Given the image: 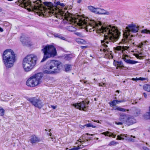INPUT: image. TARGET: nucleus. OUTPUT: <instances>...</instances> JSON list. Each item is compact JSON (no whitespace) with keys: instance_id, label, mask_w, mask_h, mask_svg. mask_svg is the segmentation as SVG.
<instances>
[{"instance_id":"nucleus-1","label":"nucleus","mask_w":150,"mask_h":150,"mask_svg":"<svg viewBox=\"0 0 150 150\" xmlns=\"http://www.w3.org/2000/svg\"><path fill=\"white\" fill-rule=\"evenodd\" d=\"M100 18L98 19L100 20ZM94 29L96 33L100 35L104 34V40L110 42H115L119 39L120 32L115 26L103 25L99 20H94Z\"/></svg>"},{"instance_id":"nucleus-2","label":"nucleus","mask_w":150,"mask_h":150,"mask_svg":"<svg viewBox=\"0 0 150 150\" xmlns=\"http://www.w3.org/2000/svg\"><path fill=\"white\" fill-rule=\"evenodd\" d=\"M43 4L47 6V8H37L38 14L40 16L44 17H50L52 15H54L56 13L54 10L56 8L53 6V4L50 2L45 1L43 2Z\"/></svg>"},{"instance_id":"nucleus-3","label":"nucleus","mask_w":150,"mask_h":150,"mask_svg":"<svg viewBox=\"0 0 150 150\" xmlns=\"http://www.w3.org/2000/svg\"><path fill=\"white\" fill-rule=\"evenodd\" d=\"M4 64L6 68H10L13 66L15 62V54L13 51L10 49L4 51L2 55Z\"/></svg>"},{"instance_id":"nucleus-4","label":"nucleus","mask_w":150,"mask_h":150,"mask_svg":"<svg viewBox=\"0 0 150 150\" xmlns=\"http://www.w3.org/2000/svg\"><path fill=\"white\" fill-rule=\"evenodd\" d=\"M37 57L34 54L27 55L23 59V67L25 71H29L34 67L36 63Z\"/></svg>"},{"instance_id":"nucleus-5","label":"nucleus","mask_w":150,"mask_h":150,"mask_svg":"<svg viewBox=\"0 0 150 150\" xmlns=\"http://www.w3.org/2000/svg\"><path fill=\"white\" fill-rule=\"evenodd\" d=\"M44 54L43 57L41 61L42 62L49 58L56 56L57 53L56 48L52 45H47L42 49Z\"/></svg>"},{"instance_id":"nucleus-6","label":"nucleus","mask_w":150,"mask_h":150,"mask_svg":"<svg viewBox=\"0 0 150 150\" xmlns=\"http://www.w3.org/2000/svg\"><path fill=\"white\" fill-rule=\"evenodd\" d=\"M60 62L57 60H52L47 62V69L43 71L44 74H53L59 72L60 70Z\"/></svg>"},{"instance_id":"nucleus-7","label":"nucleus","mask_w":150,"mask_h":150,"mask_svg":"<svg viewBox=\"0 0 150 150\" xmlns=\"http://www.w3.org/2000/svg\"><path fill=\"white\" fill-rule=\"evenodd\" d=\"M127 32L123 34L124 39H122L119 44L120 43L124 44L128 42L129 41L131 40L129 37L130 35L129 33L130 32L136 33L138 32L139 30V26H136L134 24H130L126 27Z\"/></svg>"},{"instance_id":"nucleus-8","label":"nucleus","mask_w":150,"mask_h":150,"mask_svg":"<svg viewBox=\"0 0 150 150\" xmlns=\"http://www.w3.org/2000/svg\"><path fill=\"white\" fill-rule=\"evenodd\" d=\"M87 21V20L83 17L76 20L75 23L80 27V28L85 29L87 31H89L91 32L94 31V26L88 24Z\"/></svg>"},{"instance_id":"nucleus-9","label":"nucleus","mask_w":150,"mask_h":150,"mask_svg":"<svg viewBox=\"0 0 150 150\" xmlns=\"http://www.w3.org/2000/svg\"><path fill=\"white\" fill-rule=\"evenodd\" d=\"M42 77L41 73H38L29 78L27 81L26 84L28 86L34 87L40 83V80Z\"/></svg>"},{"instance_id":"nucleus-10","label":"nucleus","mask_w":150,"mask_h":150,"mask_svg":"<svg viewBox=\"0 0 150 150\" xmlns=\"http://www.w3.org/2000/svg\"><path fill=\"white\" fill-rule=\"evenodd\" d=\"M28 100L36 107L41 108L43 105L42 102L39 98L35 97L28 98Z\"/></svg>"},{"instance_id":"nucleus-11","label":"nucleus","mask_w":150,"mask_h":150,"mask_svg":"<svg viewBox=\"0 0 150 150\" xmlns=\"http://www.w3.org/2000/svg\"><path fill=\"white\" fill-rule=\"evenodd\" d=\"M16 3L18 6L22 7H24L27 9L29 11H31V9L30 8H26L28 6L30 7L31 4L27 0H18L16 2Z\"/></svg>"},{"instance_id":"nucleus-12","label":"nucleus","mask_w":150,"mask_h":150,"mask_svg":"<svg viewBox=\"0 0 150 150\" xmlns=\"http://www.w3.org/2000/svg\"><path fill=\"white\" fill-rule=\"evenodd\" d=\"M88 104L86 102L83 101L79 103L74 104V106L76 108L79 109L80 110L86 111L87 109Z\"/></svg>"},{"instance_id":"nucleus-13","label":"nucleus","mask_w":150,"mask_h":150,"mask_svg":"<svg viewBox=\"0 0 150 150\" xmlns=\"http://www.w3.org/2000/svg\"><path fill=\"white\" fill-rule=\"evenodd\" d=\"M20 40L24 45L30 46L31 45L30 39L23 34L20 37Z\"/></svg>"},{"instance_id":"nucleus-14","label":"nucleus","mask_w":150,"mask_h":150,"mask_svg":"<svg viewBox=\"0 0 150 150\" xmlns=\"http://www.w3.org/2000/svg\"><path fill=\"white\" fill-rule=\"evenodd\" d=\"M132 137L135 138V136H132L127 135V134H120V135H118L117 138V140H128V141H133Z\"/></svg>"},{"instance_id":"nucleus-15","label":"nucleus","mask_w":150,"mask_h":150,"mask_svg":"<svg viewBox=\"0 0 150 150\" xmlns=\"http://www.w3.org/2000/svg\"><path fill=\"white\" fill-rule=\"evenodd\" d=\"M85 141H78V143L76 144H78L77 147L74 146V148L70 149H68V148H66V150H78V149H82L86 146L87 145L85 144Z\"/></svg>"},{"instance_id":"nucleus-16","label":"nucleus","mask_w":150,"mask_h":150,"mask_svg":"<svg viewBox=\"0 0 150 150\" xmlns=\"http://www.w3.org/2000/svg\"><path fill=\"white\" fill-rule=\"evenodd\" d=\"M94 13L98 14L108 15L109 13L104 9L94 7Z\"/></svg>"},{"instance_id":"nucleus-17","label":"nucleus","mask_w":150,"mask_h":150,"mask_svg":"<svg viewBox=\"0 0 150 150\" xmlns=\"http://www.w3.org/2000/svg\"><path fill=\"white\" fill-rule=\"evenodd\" d=\"M113 64L115 67H117V69L118 67L120 68H126V67L124 66L123 63L122 61H118L114 60Z\"/></svg>"},{"instance_id":"nucleus-18","label":"nucleus","mask_w":150,"mask_h":150,"mask_svg":"<svg viewBox=\"0 0 150 150\" xmlns=\"http://www.w3.org/2000/svg\"><path fill=\"white\" fill-rule=\"evenodd\" d=\"M128 116L125 114L123 113H121L119 117V120L123 123L126 124Z\"/></svg>"},{"instance_id":"nucleus-19","label":"nucleus","mask_w":150,"mask_h":150,"mask_svg":"<svg viewBox=\"0 0 150 150\" xmlns=\"http://www.w3.org/2000/svg\"><path fill=\"white\" fill-rule=\"evenodd\" d=\"M100 51L101 52H103L105 54H107V52H109L110 50L108 47V46L105 43H104L102 45L101 48L100 49Z\"/></svg>"},{"instance_id":"nucleus-20","label":"nucleus","mask_w":150,"mask_h":150,"mask_svg":"<svg viewBox=\"0 0 150 150\" xmlns=\"http://www.w3.org/2000/svg\"><path fill=\"white\" fill-rule=\"evenodd\" d=\"M135 122L136 120L134 119L132 117H128L126 125H130Z\"/></svg>"},{"instance_id":"nucleus-21","label":"nucleus","mask_w":150,"mask_h":150,"mask_svg":"<svg viewBox=\"0 0 150 150\" xmlns=\"http://www.w3.org/2000/svg\"><path fill=\"white\" fill-rule=\"evenodd\" d=\"M122 59L125 62L128 64H133L138 63V62L137 61L127 59L126 57H123L122 58Z\"/></svg>"},{"instance_id":"nucleus-22","label":"nucleus","mask_w":150,"mask_h":150,"mask_svg":"<svg viewBox=\"0 0 150 150\" xmlns=\"http://www.w3.org/2000/svg\"><path fill=\"white\" fill-rule=\"evenodd\" d=\"M72 67L71 64H65L64 65V71L67 72H69L72 70Z\"/></svg>"},{"instance_id":"nucleus-23","label":"nucleus","mask_w":150,"mask_h":150,"mask_svg":"<svg viewBox=\"0 0 150 150\" xmlns=\"http://www.w3.org/2000/svg\"><path fill=\"white\" fill-rule=\"evenodd\" d=\"M102 134L105 136H108L110 137H112L113 138L115 137L116 135L108 131L102 133Z\"/></svg>"},{"instance_id":"nucleus-24","label":"nucleus","mask_w":150,"mask_h":150,"mask_svg":"<svg viewBox=\"0 0 150 150\" xmlns=\"http://www.w3.org/2000/svg\"><path fill=\"white\" fill-rule=\"evenodd\" d=\"M133 114L135 116H137L140 114V110L138 108H134L133 110Z\"/></svg>"},{"instance_id":"nucleus-25","label":"nucleus","mask_w":150,"mask_h":150,"mask_svg":"<svg viewBox=\"0 0 150 150\" xmlns=\"http://www.w3.org/2000/svg\"><path fill=\"white\" fill-rule=\"evenodd\" d=\"M54 36L55 38H59L61 40H65L66 39L64 37L62 36L61 34L59 33H55L54 34Z\"/></svg>"},{"instance_id":"nucleus-26","label":"nucleus","mask_w":150,"mask_h":150,"mask_svg":"<svg viewBox=\"0 0 150 150\" xmlns=\"http://www.w3.org/2000/svg\"><path fill=\"white\" fill-rule=\"evenodd\" d=\"M118 100H115L109 102V103L110 107H113L115 106L117 104H118Z\"/></svg>"},{"instance_id":"nucleus-27","label":"nucleus","mask_w":150,"mask_h":150,"mask_svg":"<svg viewBox=\"0 0 150 150\" xmlns=\"http://www.w3.org/2000/svg\"><path fill=\"white\" fill-rule=\"evenodd\" d=\"M73 57V55L71 54H66L65 56L64 59L66 60L69 61Z\"/></svg>"},{"instance_id":"nucleus-28","label":"nucleus","mask_w":150,"mask_h":150,"mask_svg":"<svg viewBox=\"0 0 150 150\" xmlns=\"http://www.w3.org/2000/svg\"><path fill=\"white\" fill-rule=\"evenodd\" d=\"M67 29L70 31H75L76 30V28L71 25L67 27Z\"/></svg>"},{"instance_id":"nucleus-29","label":"nucleus","mask_w":150,"mask_h":150,"mask_svg":"<svg viewBox=\"0 0 150 150\" xmlns=\"http://www.w3.org/2000/svg\"><path fill=\"white\" fill-rule=\"evenodd\" d=\"M143 88L145 90L150 92V85L145 84L144 85Z\"/></svg>"},{"instance_id":"nucleus-30","label":"nucleus","mask_w":150,"mask_h":150,"mask_svg":"<svg viewBox=\"0 0 150 150\" xmlns=\"http://www.w3.org/2000/svg\"><path fill=\"white\" fill-rule=\"evenodd\" d=\"M30 141H39V139L35 135H33L30 137Z\"/></svg>"},{"instance_id":"nucleus-31","label":"nucleus","mask_w":150,"mask_h":150,"mask_svg":"<svg viewBox=\"0 0 150 150\" xmlns=\"http://www.w3.org/2000/svg\"><path fill=\"white\" fill-rule=\"evenodd\" d=\"M146 79L145 78L140 77L138 78H132L131 79V80H132L134 81H137L138 80L144 81V80H146Z\"/></svg>"},{"instance_id":"nucleus-32","label":"nucleus","mask_w":150,"mask_h":150,"mask_svg":"<svg viewBox=\"0 0 150 150\" xmlns=\"http://www.w3.org/2000/svg\"><path fill=\"white\" fill-rule=\"evenodd\" d=\"M114 50L116 53L117 52L116 51H121L122 49V47L120 46H119L116 47H114Z\"/></svg>"},{"instance_id":"nucleus-33","label":"nucleus","mask_w":150,"mask_h":150,"mask_svg":"<svg viewBox=\"0 0 150 150\" xmlns=\"http://www.w3.org/2000/svg\"><path fill=\"white\" fill-rule=\"evenodd\" d=\"M5 110L1 107H0V115L1 116H3L4 115Z\"/></svg>"},{"instance_id":"nucleus-34","label":"nucleus","mask_w":150,"mask_h":150,"mask_svg":"<svg viewBox=\"0 0 150 150\" xmlns=\"http://www.w3.org/2000/svg\"><path fill=\"white\" fill-rule=\"evenodd\" d=\"M76 41L80 44H83L85 42L84 40L82 39H78Z\"/></svg>"},{"instance_id":"nucleus-35","label":"nucleus","mask_w":150,"mask_h":150,"mask_svg":"<svg viewBox=\"0 0 150 150\" xmlns=\"http://www.w3.org/2000/svg\"><path fill=\"white\" fill-rule=\"evenodd\" d=\"M142 33H143L149 34H150V30L145 29L142 30Z\"/></svg>"},{"instance_id":"nucleus-36","label":"nucleus","mask_w":150,"mask_h":150,"mask_svg":"<svg viewBox=\"0 0 150 150\" xmlns=\"http://www.w3.org/2000/svg\"><path fill=\"white\" fill-rule=\"evenodd\" d=\"M117 110L122 112H126V111H129L128 110H127L123 108H121L120 107H118Z\"/></svg>"},{"instance_id":"nucleus-37","label":"nucleus","mask_w":150,"mask_h":150,"mask_svg":"<svg viewBox=\"0 0 150 150\" xmlns=\"http://www.w3.org/2000/svg\"><path fill=\"white\" fill-rule=\"evenodd\" d=\"M145 117L147 119H150V112H147L145 115Z\"/></svg>"},{"instance_id":"nucleus-38","label":"nucleus","mask_w":150,"mask_h":150,"mask_svg":"<svg viewBox=\"0 0 150 150\" xmlns=\"http://www.w3.org/2000/svg\"><path fill=\"white\" fill-rule=\"evenodd\" d=\"M88 8L91 12H94V7L92 6H90L88 7Z\"/></svg>"},{"instance_id":"nucleus-39","label":"nucleus","mask_w":150,"mask_h":150,"mask_svg":"<svg viewBox=\"0 0 150 150\" xmlns=\"http://www.w3.org/2000/svg\"><path fill=\"white\" fill-rule=\"evenodd\" d=\"M118 143L115 142V141H111L109 144V146H114L116 145Z\"/></svg>"},{"instance_id":"nucleus-40","label":"nucleus","mask_w":150,"mask_h":150,"mask_svg":"<svg viewBox=\"0 0 150 150\" xmlns=\"http://www.w3.org/2000/svg\"><path fill=\"white\" fill-rule=\"evenodd\" d=\"M36 141H28L30 145H34L36 143Z\"/></svg>"},{"instance_id":"nucleus-41","label":"nucleus","mask_w":150,"mask_h":150,"mask_svg":"<svg viewBox=\"0 0 150 150\" xmlns=\"http://www.w3.org/2000/svg\"><path fill=\"white\" fill-rule=\"evenodd\" d=\"M85 126L87 127H94V126L90 123H88V124H86L85 125Z\"/></svg>"},{"instance_id":"nucleus-42","label":"nucleus","mask_w":150,"mask_h":150,"mask_svg":"<svg viewBox=\"0 0 150 150\" xmlns=\"http://www.w3.org/2000/svg\"><path fill=\"white\" fill-rule=\"evenodd\" d=\"M74 34L76 35L79 36H82V35L81 33H79V32H75Z\"/></svg>"},{"instance_id":"nucleus-43","label":"nucleus","mask_w":150,"mask_h":150,"mask_svg":"<svg viewBox=\"0 0 150 150\" xmlns=\"http://www.w3.org/2000/svg\"><path fill=\"white\" fill-rule=\"evenodd\" d=\"M144 45V43L143 42H141L140 44H139L138 46V47H139L140 48H142L143 46Z\"/></svg>"},{"instance_id":"nucleus-44","label":"nucleus","mask_w":150,"mask_h":150,"mask_svg":"<svg viewBox=\"0 0 150 150\" xmlns=\"http://www.w3.org/2000/svg\"><path fill=\"white\" fill-rule=\"evenodd\" d=\"M99 86H100L104 87L105 86V83H99L98 84Z\"/></svg>"},{"instance_id":"nucleus-45","label":"nucleus","mask_w":150,"mask_h":150,"mask_svg":"<svg viewBox=\"0 0 150 150\" xmlns=\"http://www.w3.org/2000/svg\"><path fill=\"white\" fill-rule=\"evenodd\" d=\"M118 107L117 106H113L112 109V110H118Z\"/></svg>"},{"instance_id":"nucleus-46","label":"nucleus","mask_w":150,"mask_h":150,"mask_svg":"<svg viewBox=\"0 0 150 150\" xmlns=\"http://www.w3.org/2000/svg\"><path fill=\"white\" fill-rule=\"evenodd\" d=\"M123 123L121 121V122H115V124L117 125H122L123 124Z\"/></svg>"},{"instance_id":"nucleus-47","label":"nucleus","mask_w":150,"mask_h":150,"mask_svg":"<svg viewBox=\"0 0 150 150\" xmlns=\"http://www.w3.org/2000/svg\"><path fill=\"white\" fill-rule=\"evenodd\" d=\"M136 57L139 59H143V57L140 56L139 54L137 55Z\"/></svg>"},{"instance_id":"nucleus-48","label":"nucleus","mask_w":150,"mask_h":150,"mask_svg":"<svg viewBox=\"0 0 150 150\" xmlns=\"http://www.w3.org/2000/svg\"><path fill=\"white\" fill-rule=\"evenodd\" d=\"M51 130V129H50L48 131V132H47V134L48 135H50V136H51L52 134L50 132V131Z\"/></svg>"},{"instance_id":"nucleus-49","label":"nucleus","mask_w":150,"mask_h":150,"mask_svg":"<svg viewBox=\"0 0 150 150\" xmlns=\"http://www.w3.org/2000/svg\"><path fill=\"white\" fill-rule=\"evenodd\" d=\"M143 149L144 150H149L148 148L144 146H143Z\"/></svg>"},{"instance_id":"nucleus-50","label":"nucleus","mask_w":150,"mask_h":150,"mask_svg":"<svg viewBox=\"0 0 150 150\" xmlns=\"http://www.w3.org/2000/svg\"><path fill=\"white\" fill-rule=\"evenodd\" d=\"M125 101H126L124 99H123L122 100H118V103H120L124 102Z\"/></svg>"},{"instance_id":"nucleus-51","label":"nucleus","mask_w":150,"mask_h":150,"mask_svg":"<svg viewBox=\"0 0 150 150\" xmlns=\"http://www.w3.org/2000/svg\"><path fill=\"white\" fill-rule=\"evenodd\" d=\"M60 4V2L59 1H57L55 3V4L56 6L59 5Z\"/></svg>"},{"instance_id":"nucleus-52","label":"nucleus","mask_w":150,"mask_h":150,"mask_svg":"<svg viewBox=\"0 0 150 150\" xmlns=\"http://www.w3.org/2000/svg\"><path fill=\"white\" fill-rule=\"evenodd\" d=\"M87 138H88V139H86V141H88V140H92V139H91V137H90L88 136V137H87Z\"/></svg>"},{"instance_id":"nucleus-53","label":"nucleus","mask_w":150,"mask_h":150,"mask_svg":"<svg viewBox=\"0 0 150 150\" xmlns=\"http://www.w3.org/2000/svg\"><path fill=\"white\" fill-rule=\"evenodd\" d=\"M149 60H150V59H147L146 60V64L147 63V64H149Z\"/></svg>"},{"instance_id":"nucleus-54","label":"nucleus","mask_w":150,"mask_h":150,"mask_svg":"<svg viewBox=\"0 0 150 150\" xmlns=\"http://www.w3.org/2000/svg\"><path fill=\"white\" fill-rule=\"evenodd\" d=\"M143 95L145 98H146L147 97V94L145 93H143Z\"/></svg>"},{"instance_id":"nucleus-55","label":"nucleus","mask_w":150,"mask_h":150,"mask_svg":"<svg viewBox=\"0 0 150 150\" xmlns=\"http://www.w3.org/2000/svg\"><path fill=\"white\" fill-rule=\"evenodd\" d=\"M80 47L82 49H84V48H86L87 47L86 46H81Z\"/></svg>"},{"instance_id":"nucleus-56","label":"nucleus","mask_w":150,"mask_h":150,"mask_svg":"<svg viewBox=\"0 0 150 150\" xmlns=\"http://www.w3.org/2000/svg\"><path fill=\"white\" fill-rule=\"evenodd\" d=\"M59 5L61 6L62 7H64L65 6L64 4L63 3H61Z\"/></svg>"},{"instance_id":"nucleus-57","label":"nucleus","mask_w":150,"mask_h":150,"mask_svg":"<svg viewBox=\"0 0 150 150\" xmlns=\"http://www.w3.org/2000/svg\"><path fill=\"white\" fill-rule=\"evenodd\" d=\"M51 107L53 109H55L56 108V107L54 105H51Z\"/></svg>"},{"instance_id":"nucleus-58","label":"nucleus","mask_w":150,"mask_h":150,"mask_svg":"<svg viewBox=\"0 0 150 150\" xmlns=\"http://www.w3.org/2000/svg\"><path fill=\"white\" fill-rule=\"evenodd\" d=\"M85 126L84 125H83H83H80V128H82V129H83L84 128V127H85Z\"/></svg>"},{"instance_id":"nucleus-59","label":"nucleus","mask_w":150,"mask_h":150,"mask_svg":"<svg viewBox=\"0 0 150 150\" xmlns=\"http://www.w3.org/2000/svg\"><path fill=\"white\" fill-rule=\"evenodd\" d=\"M148 42V41H144V42H143V43L144 45L146 44V42Z\"/></svg>"},{"instance_id":"nucleus-60","label":"nucleus","mask_w":150,"mask_h":150,"mask_svg":"<svg viewBox=\"0 0 150 150\" xmlns=\"http://www.w3.org/2000/svg\"><path fill=\"white\" fill-rule=\"evenodd\" d=\"M3 31L4 30L2 28L0 27V31L1 32H3Z\"/></svg>"},{"instance_id":"nucleus-61","label":"nucleus","mask_w":150,"mask_h":150,"mask_svg":"<svg viewBox=\"0 0 150 150\" xmlns=\"http://www.w3.org/2000/svg\"><path fill=\"white\" fill-rule=\"evenodd\" d=\"M81 1H82V0H78L77 1V2L78 3H80L81 2Z\"/></svg>"},{"instance_id":"nucleus-62","label":"nucleus","mask_w":150,"mask_h":150,"mask_svg":"<svg viewBox=\"0 0 150 150\" xmlns=\"http://www.w3.org/2000/svg\"><path fill=\"white\" fill-rule=\"evenodd\" d=\"M94 122H97L98 123H99V120H95L94 121Z\"/></svg>"},{"instance_id":"nucleus-63","label":"nucleus","mask_w":150,"mask_h":150,"mask_svg":"<svg viewBox=\"0 0 150 150\" xmlns=\"http://www.w3.org/2000/svg\"><path fill=\"white\" fill-rule=\"evenodd\" d=\"M138 54L140 56H142V52Z\"/></svg>"},{"instance_id":"nucleus-64","label":"nucleus","mask_w":150,"mask_h":150,"mask_svg":"<svg viewBox=\"0 0 150 150\" xmlns=\"http://www.w3.org/2000/svg\"><path fill=\"white\" fill-rule=\"evenodd\" d=\"M86 134H87V135H89V136H93V134H89L88 133H86Z\"/></svg>"}]
</instances>
